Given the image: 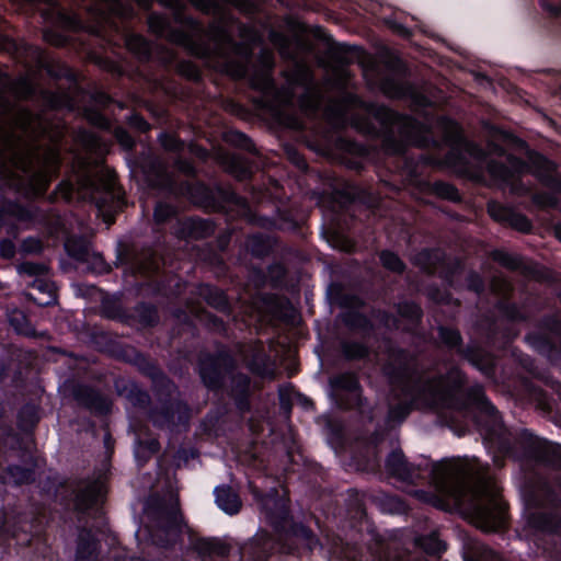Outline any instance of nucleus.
Returning <instances> with one entry per match:
<instances>
[{
	"instance_id": "20e7f679",
	"label": "nucleus",
	"mask_w": 561,
	"mask_h": 561,
	"mask_svg": "<svg viewBox=\"0 0 561 561\" xmlns=\"http://www.w3.org/2000/svg\"><path fill=\"white\" fill-rule=\"evenodd\" d=\"M510 168L502 165L497 162H489L488 170L490 174L499 180L508 181L513 179L514 173H534L547 185H551L554 181L552 172L553 165L547 159L538 153H530L528 163H524L515 158H508Z\"/></svg>"
},
{
	"instance_id": "b1692460",
	"label": "nucleus",
	"mask_w": 561,
	"mask_h": 561,
	"mask_svg": "<svg viewBox=\"0 0 561 561\" xmlns=\"http://www.w3.org/2000/svg\"><path fill=\"white\" fill-rule=\"evenodd\" d=\"M507 224L519 231H528L530 224L528 219L519 214H515L511 210Z\"/></svg>"
},
{
	"instance_id": "3c124183",
	"label": "nucleus",
	"mask_w": 561,
	"mask_h": 561,
	"mask_svg": "<svg viewBox=\"0 0 561 561\" xmlns=\"http://www.w3.org/2000/svg\"><path fill=\"white\" fill-rule=\"evenodd\" d=\"M554 236L561 241V225L554 227Z\"/></svg>"
},
{
	"instance_id": "f704fd0d",
	"label": "nucleus",
	"mask_w": 561,
	"mask_h": 561,
	"mask_svg": "<svg viewBox=\"0 0 561 561\" xmlns=\"http://www.w3.org/2000/svg\"><path fill=\"white\" fill-rule=\"evenodd\" d=\"M402 316L409 317L411 319H419L420 317V308L413 304H405L399 309Z\"/></svg>"
},
{
	"instance_id": "cd10ccee",
	"label": "nucleus",
	"mask_w": 561,
	"mask_h": 561,
	"mask_svg": "<svg viewBox=\"0 0 561 561\" xmlns=\"http://www.w3.org/2000/svg\"><path fill=\"white\" fill-rule=\"evenodd\" d=\"M172 214V207L167 204H158L154 208V219L159 222L167 220Z\"/></svg>"
},
{
	"instance_id": "aec40b11",
	"label": "nucleus",
	"mask_w": 561,
	"mask_h": 561,
	"mask_svg": "<svg viewBox=\"0 0 561 561\" xmlns=\"http://www.w3.org/2000/svg\"><path fill=\"white\" fill-rule=\"evenodd\" d=\"M18 271L20 274L41 276L46 273L47 266L39 263L24 262L18 266Z\"/></svg>"
},
{
	"instance_id": "7c9ffc66",
	"label": "nucleus",
	"mask_w": 561,
	"mask_h": 561,
	"mask_svg": "<svg viewBox=\"0 0 561 561\" xmlns=\"http://www.w3.org/2000/svg\"><path fill=\"white\" fill-rule=\"evenodd\" d=\"M344 353L350 358L362 357L366 354V350L360 344H345Z\"/></svg>"
},
{
	"instance_id": "4be33fe9",
	"label": "nucleus",
	"mask_w": 561,
	"mask_h": 561,
	"mask_svg": "<svg viewBox=\"0 0 561 561\" xmlns=\"http://www.w3.org/2000/svg\"><path fill=\"white\" fill-rule=\"evenodd\" d=\"M127 46L130 50H134L136 54L144 56L148 53V45L146 41L138 35H133L127 38Z\"/></svg>"
},
{
	"instance_id": "6ab92c4d",
	"label": "nucleus",
	"mask_w": 561,
	"mask_h": 561,
	"mask_svg": "<svg viewBox=\"0 0 561 561\" xmlns=\"http://www.w3.org/2000/svg\"><path fill=\"white\" fill-rule=\"evenodd\" d=\"M331 383L334 387L346 389L348 391H354L358 387L357 380L354 377V375H352V374L341 375V376L334 378L331 381Z\"/></svg>"
},
{
	"instance_id": "5fc2aeb1",
	"label": "nucleus",
	"mask_w": 561,
	"mask_h": 561,
	"mask_svg": "<svg viewBox=\"0 0 561 561\" xmlns=\"http://www.w3.org/2000/svg\"><path fill=\"white\" fill-rule=\"evenodd\" d=\"M104 220L106 221L107 225H111L113 222V218L108 215H104Z\"/></svg>"
},
{
	"instance_id": "4c0bfd02",
	"label": "nucleus",
	"mask_w": 561,
	"mask_h": 561,
	"mask_svg": "<svg viewBox=\"0 0 561 561\" xmlns=\"http://www.w3.org/2000/svg\"><path fill=\"white\" fill-rule=\"evenodd\" d=\"M15 247L14 244L9 240H3L0 243V253L3 257L10 259L14 255Z\"/></svg>"
},
{
	"instance_id": "7ed1b4c3",
	"label": "nucleus",
	"mask_w": 561,
	"mask_h": 561,
	"mask_svg": "<svg viewBox=\"0 0 561 561\" xmlns=\"http://www.w3.org/2000/svg\"><path fill=\"white\" fill-rule=\"evenodd\" d=\"M65 198H72L75 186L65 183L60 186ZM76 192L82 199H90L99 210L105 207L118 208L122 204V193L116 187L115 174L104 168L84 170L77 180Z\"/></svg>"
},
{
	"instance_id": "f03ea898",
	"label": "nucleus",
	"mask_w": 561,
	"mask_h": 561,
	"mask_svg": "<svg viewBox=\"0 0 561 561\" xmlns=\"http://www.w3.org/2000/svg\"><path fill=\"white\" fill-rule=\"evenodd\" d=\"M44 133L45 124L42 117L26 110H18L12 134L5 139L12 162L26 174L28 188L33 195L45 192L59 163V152L55 146L44 148L30 144L33 138Z\"/></svg>"
},
{
	"instance_id": "864d4df0",
	"label": "nucleus",
	"mask_w": 561,
	"mask_h": 561,
	"mask_svg": "<svg viewBox=\"0 0 561 561\" xmlns=\"http://www.w3.org/2000/svg\"><path fill=\"white\" fill-rule=\"evenodd\" d=\"M318 105H319V99H318V96H314V98L312 99V102H311L310 107L313 110V108H316Z\"/></svg>"
},
{
	"instance_id": "c9c22d12",
	"label": "nucleus",
	"mask_w": 561,
	"mask_h": 561,
	"mask_svg": "<svg viewBox=\"0 0 561 561\" xmlns=\"http://www.w3.org/2000/svg\"><path fill=\"white\" fill-rule=\"evenodd\" d=\"M101 1L104 3L107 11L115 13V14H119V15L125 14L119 0H101Z\"/></svg>"
},
{
	"instance_id": "de8ad7c7",
	"label": "nucleus",
	"mask_w": 561,
	"mask_h": 561,
	"mask_svg": "<svg viewBox=\"0 0 561 561\" xmlns=\"http://www.w3.org/2000/svg\"><path fill=\"white\" fill-rule=\"evenodd\" d=\"M134 119H135V124H137V126H138L139 128H141L142 130H146V129L148 128V126H147L146 122H144L141 118H139V117H134Z\"/></svg>"
},
{
	"instance_id": "f3484780",
	"label": "nucleus",
	"mask_w": 561,
	"mask_h": 561,
	"mask_svg": "<svg viewBox=\"0 0 561 561\" xmlns=\"http://www.w3.org/2000/svg\"><path fill=\"white\" fill-rule=\"evenodd\" d=\"M381 90L390 98H400L405 93V89L393 79H385L381 83Z\"/></svg>"
},
{
	"instance_id": "5701e85b",
	"label": "nucleus",
	"mask_w": 561,
	"mask_h": 561,
	"mask_svg": "<svg viewBox=\"0 0 561 561\" xmlns=\"http://www.w3.org/2000/svg\"><path fill=\"white\" fill-rule=\"evenodd\" d=\"M10 323L19 333H22V334L31 333V331L28 330V328L26 325V319H25L24 314L20 311H14L10 316Z\"/></svg>"
},
{
	"instance_id": "bb28decb",
	"label": "nucleus",
	"mask_w": 561,
	"mask_h": 561,
	"mask_svg": "<svg viewBox=\"0 0 561 561\" xmlns=\"http://www.w3.org/2000/svg\"><path fill=\"white\" fill-rule=\"evenodd\" d=\"M439 336L446 344L450 346L457 345L460 341L459 333L447 328H439Z\"/></svg>"
},
{
	"instance_id": "052dcab7",
	"label": "nucleus",
	"mask_w": 561,
	"mask_h": 561,
	"mask_svg": "<svg viewBox=\"0 0 561 561\" xmlns=\"http://www.w3.org/2000/svg\"><path fill=\"white\" fill-rule=\"evenodd\" d=\"M192 3H193L194 5H198V7L201 5V4H199V2H198V0H192Z\"/></svg>"
},
{
	"instance_id": "6e6552de",
	"label": "nucleus",
	"mask_w": 561,
	"mask_h": 561,
	"mask_svg": "<svg viewBox=\"0 0 561 561\" xmlns=\"http://www.w3.org/2000/svg\"><path fill=\"white\" fill-rule=\"evenodd\" d=\"M386 466L390 474L403 481H414L419 477L416 470L405 462L401 451L391 453Z\"/></svg>"
},
{
	"instance_id": "a18cd8bd",
	"label": "nucleus",
	"mask_w": 561,
	"mask_h": 561,
	"mask_svg": "<svg viewBox=\"0 0 561 561\" xmlns=\"http://www.w3.org/2000/svg\"><path fill=\"white\" fill-rule=\"evenodd\" d=\"M261 60L265 68H271L273 65V56L267 51L263 53V55L261 56Z\"/></svg>"
},
{
	"instance_id": "a19ab883",
	"label": "nucleus",
	"mask_w": 561,
	"mask_h": 561,
	"mask_svg": "<svg viewBox=\"0 0 561 561\" xmlns=\"http://www.w3.org/2000/svg\"><path fill=\"white\" fill-rule=\"evenodd\" d=\"M409 411L410 410L408 407H399L390 411V416L392 419H403L409 413Z\"/></svg>"
},
{
	"instance_id": "bf43d9fd",
	"label": "nucleus",
	"mask_w": 561,
	"mask_h": 561,
	"mask_svg": "<svg viewBox=\"0 0 561 561\" xmlns=\"http://www.w3.org/2000/svg\"><path fill=\"white\" fill-rule=\"evenodd\" d=\"M237 137L242 138L244 141H247L245 137L242 134H236Z\"/></svg>"
},
{
	"instance_id": "4d7b16f0",
	"label": "nucleus",
	"mask_w": 561,
	"mask_h": 561,
	"mask_svg": "<svg viewBox=\"0 0 561 561\" xmlns=\"http://www.w3.org/2000/svg\"><path fill=\"white\" fill-rule=\"evenodd\" d=\"M90 137V141H91V145H95L96 144V139L94 136H89Z\"/></svg>"
},
{
	"instance_id": "09e8293b",
	"label": "nucleus",
	"mask_w": 561,
	"mask_h": 561,
	"mask_svg": "<svg viewBox=\"0 0 561 561\" xmlns=\"http://www.w3.org/2000/svg\"><path fill=\"white\" fill-rule=\"evenodd\" d=\"M534 526H535V527H537V528H540V529H542V530H548V529H550V527L547 525V523H546V522H542V523H541V522H540V523H535V522H534Z\"/></svg>"
},
{
	"instance_id": "ea45409f",
	"label": "nucleus",
	"mask_w": 561,
	"mask_h": 561,
	"mask_svg": "<svg viewBox=\"0 0 561 561\" xmlns=\"http://www.w3.org/2000/svg\"><path fill=\"white\" fill-rule=\"evenodd\" d=\"M253 85L261 90H267L272 87V82L268 77L260 78L259 80L253 79Z\"/></svg>"
},
{
	"instance_id": "39448f33",
	"label": "nucleus",
	"mask_w": 561,
	"mask_h": 561,
	"mask_svg": "<svg viewBox=\"0 0 561 561\" xmlns=\"http://www.w3.org/2000/svg\"><path fill=\"white\" fill-rule=\"evenodd\" d=\"M449 379H451L450 382L439 378L437 380L420 383L413 396V403L417 408H438L447 405L451 390L462 382L458 369L450 373Z\"/></svg>"
},
{
	"instance_id": "6e6d98bb",
	"label": "nucleus",
	"mask_w": 561,
	"mask_h": 561,
	"mask_svg": "<svg viewBox=\"0 0 561 561\" xmlns=\"http://www.w3.org/2000/svg\"><path fill=\"white\" fill-rule=\"evenodd\" d=\"M436 505L440 508H446L447 507V504L443 503L442 500H438V502L436 503Z\"/></svg>"
},
{
	"instance_id": "393cba45",
	"label": "nucleus",
	"mask_w": 561,
	"mask_h": 561,
	"mask_svg": "<svg viewBox=\"0 0 561 561\" xmlns=\"http://www.w3.org/2000/svg\"><path fill=\"white\" fill-rule=\"evenodd\" d=\"M493 259L508 268H516L519 265V260L517 257L503 251H495L493 253Z\"/></svg>"
},
{
	"instance_id": "9d476101",
	"label": "nucleus",
	"mask_w": 561,
	"mask_h": 561,
	"mask_svg": "<svg viewBox=\"0 0 561 561\" xmlns=\"http://www.w3.org/2000/svg\"><path fill=\"white\" fill-rule=\"evenodd\" d=\"M148 23H149L150 30L153 33H156L160 36H167L170 38V41L179 43V44L186 43L185 34L179 33V32H171L169 30L168 21L163 16L150 15Z\"/></svg>"
},
{
	"instance_id": "a211bd4d",
	"label": "nucleus",
	"mask_w": 561,
	"mask_h": 561,
	"mask_svg": "<svg viewBox=\"0 0 561 561\" xmlns=\"http://www.w3.org/2000/svg\"><path fill=\"white\" fill-rule=\"evenodd\" d=\"M380 261L382 265L393 272H401L403 268V263L401 260L393 253L385 251L380 254Z\"/></svg>"
},
{
	"instance_id": "0eeeda50",
	"label": "nucleus",
	"mask_w": 561,
	"mask_h": 561,
	"mask_svg": "<svg viewBox=\"0 0 561 561\" xmlns=\"http://www.w3.org/2000/svg\"><path fill=\"white\" fill-rule=\"evenodd\" d=\"M273 43L278 47L282 56L286 58H293L291 69L288 73V81L291 84H301L309 87V84L311 83L310 69L305 62L295 59L289 54V48L291 46L290 41L284 35L275 34L273 35Z\"/></svg>"
},
{
	"instance_id": "473e14b6",
	"label": "nucleus",
	"mask_w": 561,
	"mask_h": 561,
	"mask_svg": "<svg viewBox=\"0 0 561 561\" xmlns=\"http://www.w3.org/2000/svg\"><path fill=\"white\" fill-rule=\"evenodd\" d=\"M162 146L168 150H179L182 144L172 135H162L161 138Z\"/></svg>"
},
{
	"instance_id": "72a5a7b5",
	"label": "nucleus",
	"mask_w": 561,
	"mask_h": 561,
	"mask_svg": "<svg viewBox=\"0 0 561 561\" xmlns=\"http://www.w3.org/2000/svg\"><path fill=\"white\" fill-rule=\"evenodd\" d=\"M534 202L539 206L547 207L552 206L557 203V198L552 194H536Z\"/></svg>"
},
{
	"instance_id": "412c9836",
	"label": "nucleus",
	"mask_w": 561,
	"mask_h": 561,
	"mask_svg": "<svg viewBox=\"0 0 561 561\" xmlns=\"http://www.w3.org/2000/svg\"><path fill=\"white\" fill-rule=\"evenodd\" d=\"M488 211L490 216L493 217L495 220L504 222H507V219L511 214V209L503 207L497 203H490L488 205Z\"/></svg>"
},
{
	"instance_id": "8fccbe9b",
	"label": "nucleus",
	"mask_w": 561,
	"mask_h": 561,
	"mask_svg": "<svg viewBox=\"0 0 561 561\" xmlns=\"http://www.w3.org/2000/svg\"><path fill=\"white\" fill-rule=\"evenodd\" d=\"M249 365H250V367H251L253 370H255V371H257V373H260V374L262 373V369L260 368V366H257V365H256L255 360H253V362L249 363Z\"/></svg>"
},
{
	"instance_id": "f8f14e48",
	"label": "nucleus",
	"mask_w": 561,
	"mask_h": 561,
	"mask_svg": "<svg viewBox=\"0 0 561 561\" xmlns=\"http://www.w3.org/2000/svg\"><path fill=\"white\" fill-rule=\"evenodd\" d=\"M32 288L36 289L41 294H45L46 298H41L30 293L28 296L39 306H48L55 301V293L51 284L45 279L37 278L32 283Z\"/></svg>"
},
{
	"instance_id": "9b49d317",
	"label": "nucleus",
	"mask_w": 561,
	"mask_h": 561,
	"mask_svg": "<svg viewBox=\"0 0 561 561\" xmlns=\"http://www.w3.org/2000/svg\"><path fill=\"white\" fill-rule=\"evenodd\" d=\"M102 496V485L93 483L87 486L77 497V506L79 510H87L99 501Z\"/></svg>"
},
{
	"instance_id": "79ce46f5",
	"label": "nucleus",
	"mask_w": 561,
	"mask_h": 561,
	"mask_svg": "<svg viewBox=\"0 0 561 561\" xmlns=\"http://www.w3.org/2000/svg\"><path fill=\"white\" fill-rule=\"evenodd\" d=\"M201 376L206 386L215 387L217 385V376H208L204 367L201 369Z\"/></svg>"
},
{
	"instance_id": "e433bc0d",
	"label": "nucleus",
	"mask_w": 561,
	"mask_h": 561,
	"mask_svg": "<svg viewBox=\"0 0 561 561\" xmlns=\"http://www.w3.org/2000/svg\"><path fill=\"white\" fill-rule=\"evenodd\" d=\"M116 139L119 141V144L126 148L130 149L133 147V139L123 129H117L115 131Z\"/></svg>"
},
{
	"instance_id": "4468645a",
	"label": "nucleus",
	"mask_w": 561,
	"mask_h": 561,
	"mask_svg": "<svg viewBox=\"0 0 561 561\" xmlns=\"http://www.w3.org/2000/svg\"><path fill=\"white\" fill-rule=\"evenodd\" d=\"M11 90L18 98H27L34 92V84L28 77H21L12 83Z\"/></svg>"
},
{
	"instance_id": "dca6fc26",
	"label": "nucleus",
	"mask_w": 561,
	"mask_h": 561,
	"mask_svg": "<svg viewBox=\"0 0 561 561\" xmlns=\"http://www.w3.org/2000/svg\"><path fill=\"white\" fill-rule=\"evenodd\" d=\"M543 457L551 465L561 468V445L552 443L546 444Z\"/></svg>"
},
{
	"instance_id": "c756f323",
	"label": "nucleus",
	"mask_w": 561,
	"mask_h": 561,
	"mask_svg": "<svg viewBox=\"0 0 561 561\" xmlns=\"http://www.w3.org/2000/svg\"><path fill=\"white\" fill-rule=\"evenodd\" d=\"M21 249L24 253H36L42 250V243L36 238H27L23 241Z\"/></svg>"
},
{
	"instance_id": "c85d7f7f",
	"label": "nucleus",
	"mask_w": 561,
	"mask_h": 561,
	"mask_svg": "<svg viewBox=\"0 0 561 561\" xmlns=\"http://www.w3.org/2000/svg\"><path fill=\"white\" fill-rule=\"evenodd\" d=\"M460 146L463 148V150L472 158L477 160H482L484 158V152L482 149H480L478 146L468 142V141H460Z\"/></svg>"
},
{
	"instance_id": "a878e982",
	"label": "nucleus",
	"mask_w": 561,
	"mask_h": 561,
	"mask_svg": "<svg viewBox=\"0 0 561 561\" xmlns=\"http://www.w3.org/2000/svg\"><path fill=\"white\" fill-rule=\"evenodd\" d=\"M470 398L474 403L481 404L486 411H493V407L485 399L483 390L480 386H476L471 389Z\"/></svg>"
},
{
	"instance_id": "58836bf2",
	"label": "nucleus",
	"mask_w": 561,
	"mask_h": 561,
	"mask_svg": "<svg viewBox=\"0 0 561 561\" xmlns=\"http://www.w3.org/2000/svg\"><path fill=\"white\" fill-rule=\"evenodd\" d=\"M541 7L551 15L559 16L561 14V4H551L547 0H541Z\"/></svg>"
},
{
	"instance_id": "1a4fd4ad",
	"label": "nucleus",
	"mask_w": 561,
	"mask_h": 561,
	"mask_svg": "<svg viewBox=\"0 0 561 561\" xmlns=\"http://www.w3.org/2000/svg\"><path fill=\"white\" fill-rule=\"evenodd\" d=\"M216 503L224 512L236 514L241 507L237 493L230 486H218L215 489Z\"/></svg>"
},
{
	"instance_id": "423d86ee",
	"label": "nucleus",
	"mask_w": 561,
	"mask_h": 561,
	"mask_svg": "<svg viewBox=\"0 0 561 561\" xmlns=\"http://www.w3.org/2000/svg\"><path fill=\"white\" fill-rule=\"evenodd\" d=\"M209 37L214 41L215 54L221 58V69L234 78H241L247 73L242 62H234L227 56L228 51H234L237 46L232 43L226 27L221 24H214L209 28Z\"/></svg>"
},
{
	"instance_id": "2f4dec72",
	"label": "nucleus",
	"mask_w": 561,
	"mask_h": 561,
	"mask_svg": "<svg viewBox=\"0 0 561 561\" xmlns=\"http://www.w3.org/2000/svg\"><path fill=\"white\" fill-rule=\"evenodd\" d=\"M445 130H446V138L449 141H453V142L460 141L459 127H458V125L456 123H454V122H446L445 123Z\"/></svg>"
},
{
	"instance_id": "13d9d810",
	"label": "nucleus",
	"mask_w": 561,
	"mask_h": 561,
	"mask_svg": "<svg viewBox=\"0 0 561 561\" xmlns=\"http://www.w3.org/2000/svg\"><path fill=\"white\" fill-rule=\"evenodd\" d=\"M440 549H442V548H440V543H439V542H437V543H436V547L434 548V550H435V551H438V550H440Z\"/></svg>"
},
{
	"instance_id": "2eb2a0df",
	"label": "nucleus",
	"mask_w": 561,
	"mask_h": 561,
	"mask_svg": "<svg viewBox=\"0 0 561 561\" xmlns=\"http://www.w3.org/2000/svg\"><path fill=\"white\" fill-rule=\"evenodd\" d=\"M437 260L438 253L432 251H423L415 256V263L427 272H432L435 268Z\"/></svg>"
},
{
	"instance_id": "f257e3e1",
	"label": "nucleus",
	"mask_w": 561,
	"mask_h": 561,
	"mask_svg": "<svg viewBox=\"0 0 561 561\" xmlns=\"http://www.w3.org/2000/svg\"><path fill=\"white\" fill-rule=\"evenodd\" d=\"M477 459L456 458L432 467V481L440 496L463 505L473 524L483 530H496L505 520L500 489Z\"/></svg>"
},
{
	"instance_id": "603ef678",
	"label": "nucleus",
	"mask_w": 561,
	"mask_h": 561,
	"mask_svg": "<svg viewBox=\"0 0 561 561\" xmlns=\"http://www.w3.org/2000/svg\"><path fill=\"white\" fill-rule=\"evenodd\" d=\"M149 449H150L151 453H154L156 450H158V443L156 440H152L149 444Z\"/></svg>"
},
{
	"instance_id": "49530a36",
	"label": "nucleus",
	"mask_w": 561,
	"mask_h": 561,
	"mask_svg": "<svg viewBox=\"0 0 561 561\" xmlns=\"http://www.w3.org/2000/svg\"><path fill=\"white\" fill-rule=\"evenodd\" d=\"M18 217L21 221H24L31 217V214L28 210L19 209Z\"/></svg>"
},
{
	"instance_id": "680f3d73",
	"label": "nucleus",
	"mask_w": 561,
	"mask_h": 561,
	"mask_svg": "<svg viewBox=\"0 0 561 561\" xmlns=\"http://www.w3.org/2000/svg\"><path fill=\"white\" fill-rule=\"evenodd\" d=\"M342 249L348 251L351 248L348 245H343Z\"/></svg>"
},
{
	"instance_id": "c03bdc74",
	"label": "nucleus",
	"mask_w": 561,
	"mask_h": 561,
	"mask_svg": "<svg viewBox=\"0 0 561 561\" xmlns=\"http://www.w3.org/2000/svg\"><path fill=\"white\" fill-rule=\"evenodd\" d=\"M89 119H90L93 124H95V125H98V126H101V127L106 126V121H105V118H104L103 116H101L100 114H98V113H93V114H91V115L89 116Z\"/></svg>"
},
{
	"instance_id": "37998d69",
	"label": "nucleus",
	"mask_w": 561,
	"mask_h": 561,
	"mask_svg": "<svg viewBox=\"0 0 561 561\" xmlns=\"http://www.w3.org/2000/svg\"><path fill=\"white\" fill-rule=\"evenodd\" d=\"M439 194H442L448 198H454L456 195V191L450 185L442 184V185H439Z\"/></svg>"
},
{
	"instance_id": "ddd939ff",
	"label": "nucleus",
	"mask_w": 561,
	"mask_h": 561,
	"mask_svg": "<svg viewBox=\"0 0 561 561\" xmlns=\"http://www.w3.org/2000/svg\"><path fill=\"white\" fill-rule=\"evenodd\" d=\"M65 248L77 260H85L89 253V242L83 238H68L65 242Z\"/></svg>"
}]
</instances>
